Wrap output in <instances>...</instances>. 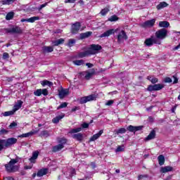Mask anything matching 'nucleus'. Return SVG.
I'll use <instances>...</instances> for the list:
<instances>
[{
    "label": "nucleus",
    "instance_id": "1",
    "mask_svg": "<svg viewBox=\"0 0 180 180\" xmlns=\"http://www.w3.org/2000/svg\"><path fill=\"white\" fill-rule=\"evenodd\" d=\"M18 143V139L15 138H9L8 139H1L0 140V151H2L4 148H8Z\"/></svg>",
    "mask_w": 180,
    "mask_h": 180
},
{
    "label": "nucleus",
    "instance_id": "2",
    "mask_svg": "<svg viewBox=\"0 0 180 180\" xmlns=\"http://www.w3.org/2000/svg\"><path fill=\"white\" fill-rule=\"evenodd\" d=\"M19 160L18 159H11L8 164L5 165L8 172H16L19 169V167L15 165Z\"/></svg>",
    "mask_w": 180,
    "mask_h": 180
},
{
    "label": "nucleus",
    "instance_id": "3",
    "mask_svg": "<svg viewBox=\"0 0 180 180\" xmlns=\"http://www.w3.org/2000/svg\"><path fill=\"white\" fill-rule=\"evenodd\" d=\"M168 36V30L165 28L160 29L155 32V39L164 40Z\"/></svg>",
    "mask_w": 180,
    "mask_h": 180
},
{
    "label": "nucleus",
    "instance_id": "4",
    "mask_svg": "<svg viewBox=\"0 0 180 180\" xmlns=\"http://www.w3.org/2000/svg\"><path fill=\"white\" fill-rule=\"evenodd\" d=\"M81 27H82L81 22H76L73 23L71 26V33L72 34H77V33H78L79 30L82 32V30L85 29V27H83L82 28Z\"/></svg>",
    "mask_w": 180,
    "mask_h": 180
},
{
    "label": "nucleus",
    "instance_id": "5",
    "mask_svg": "<svg viewBox=\"0 0 180 180\" xmlns=\"http://www.w3.org/2000/svg\"><path fill=\"white\" fill-rule=\"evenodd\" d=\"M144 43L148 47H151L153 44H161V41L155 38V37H150V38L146 39Z\"/></svg>",
    "mask_w": 180,
    "mask_h": 180
},
{
    "label": "nucleus",
    "instance_id": "6",
    "mask_svg": "<svg viewBox=\"0 0 180 180\" xmlns=\"http://www.w3.org/2000/svg\"><path fill=\"white\" fill-rule=\"evenodd\" d=\"M6 33H14L15 34H22L23 33V30L19 26H15L12 28L4 29Z\"/></svg>",
    "mask_w": 180,
    "mask_h": 180
},
{
    "label": "nucleus",
    "instance_id": "7",
    "mask_svg": "<svg viewBox=\"0 0 180 180\" xmlns=\"http://www.w3.org/2000/svg\"><path fill=\"white\" fill-rule=\"evenodd\" d=\"M91 101H96V95L91 94L87 96L82 97L79 99V103H81V105H84V103H86V102H91Z\"/></svg>",
    "mask_w": 180,
    "mask_h": 180
},
{
    "label": "nucleus",
    "instance_id": "8",
    "mask_svg": "<svg viewBox=\"0 0 180 180\" xmlns=\"http://www.w3.org/2000/svg\"><path fill=\"white\" fill-rule=\"evenodd\" d=\"M155 19L148 20L141 24V27L145 29L153 27L155 25Z\"/></svg>",
    "mask_w": 180,
    "mask_h": 180
},
{
    "label": "nucleus",
    "instance_id": "9",
    "mask_svg": "<svg viewBox=\"0 0 180 180\" xmlns=\"http://www.w3.org/2000/svg\"><path fill=\"white\" fill-rule=\"evenodd\" d=\"M124 40H127V35L124 30H122L117 35V41L122 43Z\"/></svg>",
    "mask_w": 180,
    "mask_h": 180
},
{
    "label": "nucleus",
    "instance_id": "10",
    "mask_svg": "<svg viewBox=\"0 0 180 180\" xmlns=\"http://www.w3.org/2000/svg\"><path fill=\"white\" fill-rule=\"evenodd\" d=\"M102 49V46H101V45H95V44H92L91 45L89 51H91L94 53H91V55L94 54H96V53H98V51H99V50Z\"/></svg>",
    "mask_w": 180,
    "mask_h": 180
},
{
    "label": "nucleus",
    "instance_id": "11",
    "mask_svg": "<svg viewBox=\"0 0 180 180\" xmlns=\"http://www.w3.org/2000/svg\"><path fill=\"white\" fill-rule=\"evenodd\" d=\"M68 94H70L68 89H62L58 91V96L60 99H64V98H65Z\"/></svg>",
    "mask_w": 180,
    "mask_h": 180
},
{
    "label": "nucleus",
    "instance_id": "12",
    "mask_svg": "<svg viewBox=\"0 0 180 180\" xmlns=\"http://www.w3.org/2000/svg\"><path fill=\"white\" fill-rule=\"evenodd\" d=\"M143 129V126H138V127H134L132 125H129L127 128V130L128 131H131V133H136V131H139Z\"/></svg>",
    "mask_w": 180,
    "mask_h": 180
},
{
    "label": "nucleus",
    "instance_id": "13",
    "mask_svg": "<svg viewBox=\"0 0 180 180\" xmlns=\"http://www.w3.org/2000/svg\"><path fill=\"white\" fill-rule=\"evenodd\" d=\"M39 133V131H36V130H32L30 132H27L26 134H22L20 136H18V137H20V139H23V138H27V137H32V136H33L34 134H36Z\"/></svg>",
    "mask_w": 180,
    "mask_h": 180
},
{
    "label": "nucleus",
    "instance_id": "14",
    "mask_svg": "<svg viewBox=\"0 0 180 180\" xmlns=\"http://www.w3.org/2000/svg\"><path fill=\"white\" fill-rule=\"evenodd\" d=\"M93 53H94V52H92L91 51H89V49H88L87 51H84L83 52H79L78 53V57L79 58H84V57H88V56H92Z\"/></svg>",
    "mask_w": 180,
    "mask_h": 180
},
{
    "label": "nucleus",
    "instance_id": "15",
    "mask_svg": "<svg viewBox=\"0 0 180 180\" xmlns=\"http://www.w3.org/2000/svg\"><path fill=\"white\" fill-rule=\"evenodd\" d=\"M38 157H39V151L35 150L32 153V156L29 159V161L32 164H35Z\"/></svg>",
    "mask_w": 180,
    "mask_h": 180
},
{
    "label": "nucleus",
    "instance_id": "16",
    "mask_svg": "<svg viewBox=\"0 0 180 180\" xmlns=\"http://www.w3.org/2000/svg\"><path fill=\"white\" fill-rule=\"evenodd\" d=\"M117 30H108L106 32H103L101 35H100V37H109L111 34H113L115 32H116Z\"/></svg>",
    "mask_w": 180,
    "mask_h": 180
},
{
    "label": "nucleus",
    "instance_id": "17",
    "mask_svg": "<svg viewBox=\"0 0 180 180\" xmlns=\"http://www.w3.org/2000/svg\"><path fill=\"white\" fill-rule=\"evenodd\" d=\"M94 74H95V69H91L89 71L84 72V77L86 79H90Z\"/></svg>",
    "mask_w": 180,
    "mask_h": 180
},
{
    "label": "nucleus",
    "instance_id": "18",
    "mask_svg": "<svg viewBox=\"0 0 180 180\" xmlns=\"http://www.w3.org/2000/svg\"><path fill=\"white\" fill-rule=\"evenodd\" d=\"M103 134V130H100L98 134H96L91 136V138L90 139V141H95V140H98V139H99Z\"/></svg>",
    "mask_w": 180,
    "mask_h": 180
},
{
    "label": "nucleus",
    "instance_id": "19",
    "mask_svg": "<svg viewBox=\"0 0 180 180\" xmlns=\"http://www.w3.org/2000/svg\"><path fill=\"white\" fill-rule=\"evenodd\" d=\"M22 105H23V101H18L17 103L14 105L13 112H16L17 110H19L20 108H22Z\"/></svg>",
    "mask_w": 180,
    "mask_h": 180
},
{
    "label": "nucleus",
    "instance_id": "20",
    "mask_svg": "<svg viewBox=\"0 0 180 180\" xmlns=\"http://www.w3.org/2000/svg\"><path fill=\"white\" fill-rule=\"evenodd\" d=\"M172 169H173L172 167L166 166L164 167H161L160 172H162V174H167V172H171Z\"/></svg>",
    "mask_w": 180,
    "mask_h": 180
},
{
    "label": "nucleus",
    "instance_id": "21",
    "mask_svg": "<svg viewBox=\"0 0 180 180\" xmlns=\"http://www.w3.org/2000/svg\"><path fill=\"white\" fill-rule=\"evenodd\" d=\"M153 139H155V130H152L145 140L149 141V140H153Z\"/></svg>",
    "mask_w": 180,
    "mask_h": 180
},
{
    "label": "nucleus",
    "instance_id": "22",
    "mask_svg": "<svg viewBox=\"0 0 180 180\" xmlns=\"http://www.w3.org/2000/svg\"><path fill=\"white\" fill-rule=\"evenodd\" d=\"M92 35V32H86L84 33L80 34V39L82 40H84V39H87V37H89Z\"/></svg>",
    "mask_w": 180,
    "mask_h": 180
},
{
    "label": "nucleus",
    "instance_id": "23",
    "mask_svg": "<svg viewBox=\"0 0 180 180\" xmlns=\"http://www.w3.org/2000/svg\"><path fill=\"white\" fill-rule=\"evenodd\" d=\"M42 51L44 53H53V51H54V48H53V46H44Z\"/></svg>",
    "mask_w": 180,
    "mask_h": 180
},
{
    "label": "nucleus",
    "instance_id": "24",
    "mask_svg": "<svg viewBox=\"0 0 180 180\" xmlns=\"http://www.w3.org/2000/svg\"><path fill=\"white\" fill-rule=\"evenodd\" d=\"M158 161L159 162V165H164V164H165V158L164 155H160L158 157Z\"/></svg>",
    "mask_w": 180,
    "mask_h": 180
},
{
    "label": "nucleus",
    "instance_id": "25",
    "mask_svg": "<svg viewBox=\"0 0 180 180\" xmlns=\"http://www.w3.org/2000/svg\"><path fill=\"white\" fill-rule=\"evenodd\" d=\"M64 148V146L63 144H58L53 147V152L57 153V151H60Z\"/></svg>",
    "mask_w": 180,
    "mask_h": 180
},
{
    "label": "nucleus",
    "instance_id": "26",
    "mask_svg": "<svg viewBox=\"0 0 180 180\" xmlns=\"http://www.w3.org/2000/svg\"><path fill=\"white\" fill-rule=\"evenodd\" d=\"M47 172H49L47 169H41L37 172V176H43L44 175H46Z\"/></svg>",
    "mask_w": 180,
    "mask_h": 180
},
{
    "label": "nucleus",
    "instance_id": "27",
    "mask_svg": "<svg viewBox=\"0 0 180 180\" xmlns=\"http://www.w3.org/2000/svg\"><path fill=\"white\" fill-rule=\"evenodd\" d=\"M64 41H65L64 39L60 38L59 39L53 41L52 44H53V46H60V44H64Z\"/></svg>",
    "mask_w": 180,
    "mask_h": 180
},
{
    "label": "nucleus",
    "instance_id": "28",
    "mask_svg": "<svg viewBox=\"0 0 180 180\" xmlns=\"http://www.w3.org/2000/svg\"><path fill=\"white\" fill-rule=\"evenodd\" d=\"M41 85H42V86H53V82L49 81V80H44L42 82H41Z\"/></svg>",
    "mask_w": 180,
    "mask_h": 180
},
{
    "label": "nucleus",
    "instance_id": "29",
    "mask_svg": "<svg viewBox=\"0 0 180 180\" xmlns=\"http://www.w3.org/2000/svg\"><path fill=\"white\" fill-rule=\"evenodd\" d=\"M167 6H168V4H167L165 1H163V2L160 3L157 6V9L158 11H160V9H162L163 8H167Z\"/></svg>",
    "mask_w": 180,
    "mask_h": 180
},
{
    "label": "nucleus",
    "instance_id": "30",
    "mask_svg": "<svg viewBox=\"0 0 180 180\" xmlns=\"http://www.w3.org/2000/svg\"><path fill=\"white\" fill-rule=\"evenodd\" d=\"M40 20V17L34 16V17H31L30 18H27V22L29 23H34V22H36V20Z\"/></svg>",
    "mask_w": 180,
    "mask_h": 180
},
{
    "label": "nucleus",
    "instance_id": "31",
    "mask_svg": "<svg viewBox=\"0 0 180 180\" xmlns=\"http://www.w3.org/2000/svg\"><path fill=\"white\" fill-rule=\"evenodd\" d=\"M64 117V115H58L56 117H54L53 120H52V122H53L54 124H57L60 122V120H61V119H63Z\"/></svg>",
    "mask_w": 180,
    "mask_h": 180
},
{
    "label": "nucleus",
    "instance_id": "32",
    "mask_svg": "<svg viewBox=\"0 0 180 180\" xmlns=\"http://www.w3.org/2000/svg\"><path fill=\"white\" fill-rule=\"evenodd\" d=\"M160 27H169V23L168 21H160L159 22Z\"/></svg>",
    "mask_w": 180,
    "mask_h": 180
},
{
    "label": "nucleus",
    "instance_id": "33",
    "mask_svg": "<svg viewBox=\"0 0 180 180\" xmlns=\"http://www.w3.org/2000/svg\"><path fill=\"white\" fill-rule=\"evenodd\" d=\"M126 131L127 130L125 128H121V129L115 130V134H124Z\"/></svg>",
    "mask_w": 180,
    "mask_h": 180
},
{
    "label": "nucleus",
    "instance_id": "34",
    "mask_svg": "<svg viewBox=\"0 0 180 180\" xmlns=\"http://www.w3.org/2000/svg\"><path fill=\"white\" fill-rule=\"evenodd\" d=\"M73 139L78 140V141H82V140L83 139L82 134L79 133V134H74Z\"/></svg>",
    "mask_w": 180,
    "mask_h": 180
},
{
    "label": "nucleus",
    "instance_id": "35",
    "mask_svg": "<svg viewBox=\"0 0 180 180\" xmlns=\"http://www.w3.org/2000/svg\"><path fill=\"white\" fill-rule=\"evenodd\" d=\"M15 16V13L13 12H9L7 13L6 16V20H11V19H13V17Z\"/></svg>",
    "mask_w": 180,
    "mask_h": 180
},
{
    "label": "nucleus",
    "instance_id": "36",
    "mask_svg": "<svg viewBox=\"0 0 180 180\" xmlns=\"http://www.w3.org/2000/svg\"><path fill=\"white\" fill-rule=\"evenodd\" d=\"M84 63H85V61H84V60L82 59L76 60L73 61V64H75V65H84Z\"/></svg>",
    "mask_w": 180,
    "mask_h": 180
},
{
    "label": "nucleus",
    "instance_id": "37",
    "mask_svg": "<svg viewBox=\"0 0 180 180\" xmlns=\"http://www.w3.org/2000/svg\"><path fill=\"white\" fill-rule=\"evenodd\" d=\"M153 86L155 88V91H161V89H162V88H164V84H155Z\"/></svg>",
    "mask_w": 180,
    "mask_h": 180
},
{
    "label": "nucleus",
    "instance_id": "38",
    "mask_svg": "<svg viewBox=\"0 0 180 180\" xmlns=\"http://www.w3.org/2000/svg\"><path fill=\"white\" fill-rule=\"evenodd\" d=\"M147 79H148V81H150V82H152V84H157V82H158V79L155 77H153L151 76H148L147 77Z\"/></svg>",
    "mask_w": 180,
    "mask_h": 180
},
{
    "label": "nucleus",
    "instance_id": "39",
    "mask_svg": "<svg viewBox=\"0 0 180 180\" xmlns=\"http://www.w3.org/2000/svg\"><path fill=\"white\" fill-rule=\"evenodd\" d=\"M76 41L74 39H70L68 40V42L67 44V46H68V47H72L74 46V44H75Z\"/></svg>",
    "mask_w": 180,
    "mask_h": 180
},
{
    "label": "nucleus",
    "instance_id": "40",
    "mask_svg": "<svg viewBox=\"0 0 180 180\" xmlns=\"http://www.w3.org/2000/svg\"><path fill=\"white\" fill-rule=\"evenodd\" d=\"M15 0H2L1 4L2 5H11V4H13Z\"/></svg>",
    "mask_w": 180,
    "mask_h": 180
},
{
    "label": "nucleus",
    "instance_id": "41",
    "mask_svg": "<svg viewBox=\"0 0 180 180\" xmlns=\"http://www.w3.org/2000/svg\"><path fill=\"white\" fill-rule=\"evenodd\" d=\"M124 151V146H118L115 150V153H122Z\"/></svg>",
    "mask_w": 180,
    "mask_h": 180
},
{
    "label": "nucleus",
    "instance_id": "42",
    "mask_svg": "<svg viewBox=\"0 0 180 180\" xmlns=\"http://www.w3.org/2000/svg\"><path fill=\"white\" fill-rule=\"evenodd\" d=\"M50 136V134L49 133V131H42L40 133V136L41 137H49Z\"/></svg>",
    "mask_w": 180,
    "mask_h": 180
},
{
    "label": "nucleus",
    "instance_id": "43",
    "mask_svg": "<svg viewBox=\"0 0 180 180\" xmlns=\"http://www.w3.org/2000/svg\"><path fill=\"white\" fill-rule=\"evenodd\" d=\"M81 130H82V129L81 127H78V128L71 129L70 131V133H71V134L79 133V131H81Z\"/></svg>",
    "mask_w": 180,
    "mask_h": 180
},
{
    "label": "nucleus",
    "instance_id": "44",
    "mask_svg": "<svg viewBox=\"0 0 180 180\" xmlns=\"http://www.w3.org/2000/svg\"><path fill=\"white\" fill-rule=\"evenodd\" d=\"M118 18L116 15H114L112 16H111L110 18H108V20L110 22H116V20H118Z\"/></svg>",
    "mask_w": 180,
    "mask_h": 180
},
{
    "label": "nucleus",
    "instance_id": "45",
    "mask_svg": "<svg viewBox=\"0 0 180 180\" xmlns=\"http://www.w3.org/2000/svg\"><path fill=\"white\" fill-rule=\"evenodd\" d=\"M15 111L11 110V111H6L4 113V116H12V115H14Z\"/></svg>",
    "mask_w": 180,
    "mask_h": 180
},
{
    "label": "nucleus",
    "instance_id": "46",
    "mask_svg": "<svg viewBox=\"0 0 180 180\" xmlns=\"http://www.w3.org/2000/svg\"><path fill=\"white\" fill-rule=\"evenodd\" d=\"M34 95L35 96H41V89H37L35 91H34Z\"/></svg>",
    "mask_w": 180,
    "mask_h": 180
},
{
    "label": "nucleus",
    "instance_id": "47",
    "mask_svg": "<svg viewBox=\"0 0 180 180\" xmlns=\"http://www.w3.org/2000/svg\"><path fill=\"white\" fill-rule=\"evenodd\" d=\"M68 105V103H67L66 102L63 103L58 107L57 109H64V108H67Z\"/></svg>",
    "mask_w": 180,
    "mask_h": 180
},
{
    "label": "nucleus",
    "instance_id": "48",
    "mask_svg": "<svg viewBox=\"0 0 180 180\" xmlns=\"http://www.w3.org/2000/svg\"><path fill=\"white\" fill-rule=\"evenodd\" d=\"M41 94L44 95V96H47V95H49V91L47 89H41Z\"/></svg>",
    "mask_w": 180,
    "mask_h": 180
},
{
    "label": "nucleus",
    "instance_id": "49",
    "mask_svg": "<svg viewBox=\"0 0 180 180\" xmlns=\"http://www.w3.org/2000/svg\"><path fill=\"white\" fill-rule=\"evenodd\" d=\"M108 12H109V9L104 8V9L101 10V13L102 16H105V15H106V13H108Z\"/></svg>",
    "mask_w": 180,
    "mask_h": 180
},
{
    "label": "nucleus",
    "instance_id": "50",
    "mask_svg": "<svg viewBox=\"0 0 180 180\" xmlns=\"http://www.w3.org/2000/svg\"><path fill=\"white\" fill-rule=\"evenodd\" d=\"M4 134H8V130L5 129L0 130V136H4Z\"/></svg>",
    "mask_w": 180,
    "mask_h": 180
},
{
    "label": "nucleus",
    "instance_id": "51",
    "mask_svg": "<svg viewBox=\"0 0 180 180\" xmlns=\"http://www.w3.org/2000/svg\"><path fill=\"white\" fill-rule=\"evenodd\" d=\"M49 3H45L42 5H41L39 8H38V11H41L43 9V8H46V6H47Z\"/></svg>",
    "mask_w": 180,
    "mask_h": 180
},
{
    "label": "nucleus",
    "instance_id": "52",
    "mask_svg": "<svg viewBox=\"0 0 180 180\" xmlns=\"http://www.w3.org/2000/svg\"><path fill=\"white\" fill-rule=\"evenodd\" d=\"M59 144H62L63 146H64V144H65V143H67V139H61L60 141H59Z\"/></svg>",
    "mask_w": 180,
    "mask_h": 180
},
{
    "label": "nucleus",
    "instance_id": "53",
    "mask_svg": "<svg viewBox=\"0 0 180 180\" xmlns=\"http://www.w3.org/2000/svg\"><path fill=\"white\" fill-rule=\"evenodd\" d=\"M148 91H149L150 92H152V91H155V88H154V85L148 86Z\"/></svg>",
    "mask_w": 180,
    "mask_h": 180
},
{
    "label": "nucleus",
    "instance_id": "54",
    "mask_svg": "<svg viewBox=\"0 0 180 180\" xmlns=\"http://www.w3.org/2000/svg\"><path fill=\"white\" fill-rule=\"evenodd\" d=\"M164 82H165V83H170V82H172V79L171 78H169V77H166L164 79Z\"/></svg>",
    "mask_w": 180,
    "mask_h": 180
},
{
    "label": "nucleus",
    "instance_id": "55",
    "mask_svg": "<svg viewBox=\"0 0 180 180\" xmlns=\"http://www.w3.org/2000/svg\"><path fill=\"white\" fill-rule=\"evenodd\" d=\"M113 103H114L113 100H110L107 101V103H105V105L106 106H110L113 105Z\"/></svg>",
    "mask_w": 180,
    "mask_h": 180
},
{
    "label": "nucleus",
    "instance_id": "56",
    "mask_svg": "<svg viewBox=\"0 0 180 180\" xmlns=\"http://www.w3.org/2000/svg\"><path fill=\"white\" fill-rule=\"evenodd\" d=\"M3 58H4V60H6V59L9 58V54L8 53H4Z\"/></svg>",
    "mask_w": 180,
    "mask_h": 180
},
{
    "label": "nucleus",
    "instance_id": "57",
    "mask_svg": "<svg viewBox=\"0 0 180 180\" xmlns=\"http://www.w3.org/2000/svg\"><path fill=\"white\" fill-rule=\"evenodd\" d=\"M82 127L83 129H88L89 127V124H88V123H83L82 124Z\"/></svg>",
    "mask_w": 180,
    "mask_h": 180
},
{
    "label": "nucleus",
    "instance_id": "58",
    "mask_svg": "<svg viewBox=\"0 0 180 180\" xmlns=\"http://www.w3.org/2000/svg\"><path fill=\"white\" fill-rule=\"evenodd\" d=\"M16 126H18V124H16V122H13L9 125V127H10V129H13V127H16Z\"/></svg>",
    "mask_w": 180,
    "mask_h": 180
},
{
    "label": "nucleus",
    "instance_id": "59",
    "mask_svg": "<svg viewBox=\"0 0 180 180\" xmlns=\"http://www.w3.org/2000/svg\"><path fill=\"white\" fill-rule=\"evenodd\" d=\"M148 176L147 174L140 175V176H139V180L143 179V178H148Z\"/></svg>",
    "mask_w": 180,
    "mask_h": 180
},
{
    "label": "nucleus",
    "instance_id": "60",
    "mask_svg": "<svg viewBox=\"0 0 180 180\" xmlns=\"http://www.w3.org/2000/svg\"><path fill=\"white\" fill-rule=\"evenodd\" d=\"M65 4H74L75 2V0H65Z\"/></svg>",
    "mask_w": 180,
    "mask_h": 180
},
{
    "label": "nucleus",
    "instance_id": "61",
    "mask_svg": "<svg viewBox=\"0 0 180 180\" xmlns=\"http://www.w3.org/2000/svg\"><path fill=\"white\" fill-rule=\"evenodd\" d=\"M174 82L173 84H178V78L175 76H173Z\"/></svg>",
    "mask_w": 180,
    "mask_h": 180
},
{
    "label": "nucleus",
    "instance_id": "62",
    "mask_svg": "<svg viewBox=\"0 0 180 180\" xmlns=\"http://www.w3.org/2000/svg\"><path fill=\"white\" fill-rule=\"evenodd\" d=\"M86 67H88V68H92V67H94V64L91 63H88L86 64Z\"/></svg>",
    "mask_w": 180,
    "mask_h": 180
},
{
    "label": "nucleus",
    "instance_id": "63",
    "mask_svg": "<svg viewBox=\"0 0 180 180\" xmlns=\"http://www.w3.org/2000/svg\"><path fill=\"white\" fill-rule=\"evenodd\" d=\"M76 110H79V107H75L72 108V112H76Z\"/></svg>",
    "mask_w": 180,
    "mask_h": 180
},
{
    "label": "nucleus",
    "instance_id": "64",
    "mask_svg": "<svg viewBox=\"0 0 180 180\" xmlns=\"http://www.w3.org/2000/svg\"><path fill=\"white\" fill-rule=\"evenodd\" d=\"M32 167H33V165L30 166H25V169H32Z\"/></svg>",
    "mask_w": 180,
    "mask_h": 180
}]
</instances>
